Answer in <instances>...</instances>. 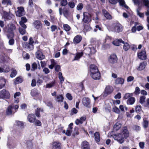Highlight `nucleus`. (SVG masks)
I'll return each instance as SVG.
<instances>
[{"label": "nucleus", "instance_id": "1", "mask_svg": "<svg viewBox=\"0 0 149 149\" xmlns=\"http://www.w3.org/2000/svg\"><path fill=\"white\" fill-rule=\"evenodd\" d=\"M8 27L7 37L9 38V37L13 38L14 36L13 31L15 30L16 27L14 24H11L8 25Z\"/></svg>", "mask_w": 149, "mask_h": 149}, {"label": "nucleus", "instance_id": "2", "mask_svg": "<svg viewBox=\"0 0 149 149\" xmlns=\"http://www.w3.org/2000/svg\"><path fill=\"white\" fill-rule=\"evenodd\" d=\"M113 137L115 140L121 144L124 141V137L121 134L119 133L114 134L113 136Z\"/></svg>", "mask_w": 149, "mask_h": 149}, {"label": "nucleus", "instance_id": "3", "mask_svg": "<svg viewBox=\"0 0 149 149\" xmlns=\"http://www.w3.org/2000/svg\"><path fill=\"white\" fill-rule=\"evenodd\" d=\"M10 97L9 92L5 89H3L0 91V99L7 98Z\"/></svg>", "mask_w": 149, "mask_h": 149}, {"label": "nucleus", "instance_id": "4", "mask_svg": "<svg viewBox=\"0 0 149 149\" xmlns=\"http://www.w3.org/2000/svg\"><path fill=\"white\" fill-rule=\"evenodd\" d=\"M82 20L86 23H88L91 22V15L87 12L84 13Z\"/></svg>", "mask_w": 149, "mask_h": 149}, {"label": "nucleus", "instance_id": "5", "mask_svg": "<svg viewBox=\"0 0 149 149\" xmlns=\"http://www.w3.org/2000/svg\"><path fill=\"white\" fill-rule=\"evenodd\" d=\"M112 31L118 33L121 31H122V25L119 23L115 24L113 26Z\"/></svg>", "mask_w": 149, "mask_h": 149}, {"label": "nucleus", "instance_id": "6", "mask_svg": "<svg viewBox=\"0 0 149 149\" xmlns=\"http://www.w3.org/2000/svg\"><path fill=\"white\" fill-rule=\"evenodd\" d=\"M117 56L115 54H111L108 58V60L109 63L112 64L117 63Z\"/></svg>", "mask_w": 149, "mask_h": 149}, {"label": "nucleus", "instance_id": "7", "mask_svg": "<svg viewBox=\"0 0 149 149\" xmlns=\"http://www.w3.org/2000/svg\"><path fill=\"white\" fill-rule=\"evenodd\" d=\"M17 10L15 12L16 15L20 17L25 14V11L24 8L23 7H18Z\"/></svg>", "mask_w": 149, "mask_h": 149}, {"label": "nucleus", "instance_id": "8", "mask_svg": "<svg viewBox=\"0 0 149 149\" xmlns=\"http://www.w3.org/2000/svg\"><path fill=\"white\" fill-rule=\"evenodd\" d=\"M82 102L83 104L87 107H90V100L88 97H85L83 98L82 100Z\"/></svg>", "mask_w": 149, "mask_h": 149}, {"label": "nucleus", "instance_id": "9", "mask_svg": "<svg viewBox=\"0 0 149 149\" xmlns=\"http://www.w3.org/2000/svg\"><path fill=\"white\" fill-rule=\"evenodd\" d=\"M113 88L112 86L109 85L106 86L104 96H106L107 95L110 94L113 91Z\"/></svg>", "mask_w": 149, "mask_h": 149}, {"label": "nucleus", "instance_id": "10", "mask_svg": "<svg viewBox=\"0 0 149 149\" xmlns=\"http://www.w3.org/2000/svg\"><path fill=\"white\" fill-rule=\"evenodd\" d=\"M120 134H121L123 136H124L125 138L128 137L129 135V132L128 131L126 127H124L122 129Z\"/></svg>", "mask_w": 149, "mask_h": 149}, {"label": "nucleus", "instance_id": "11", "mask_svg": "<svg viewBox=\"0 0 149 149\" xmlns=\"http://www.w3.org/2000/svg\"><path fill=\"white\" fill-rule=\"evenodd\" d=\"M36 57L40 60H42L44 58L45 56L39 50H38L36 53Z\"/></svg>", "mask_w": 149, "mask_h": 149}, {"label": "nucleus", "instance_id": "12", "mask_svg": "<svg viewBox=\"0 0 149 149\" xmlns=\"http://www.w3.org/2000/svg\"><path fill=\"white\" fill-rule=\"evenodd\" d=\"M33 24L35 27L37 29H41L42 27V23L39 20L35 21L33 23Z\"/></svg>", "mask_w": 149, "mask_h": 149}, {"label": "nucleus", "instance_id": "13", "mask_svg": "<svg viewBox=\"0 0 149 149\" xmlns=\"http://www.w3.org/2000/svg\"><path fill=\"white\" fill-rule=\"evenodd\" d=\"M138 57L140 59L143 60L146 59V52L145 50H143L138 54Z\"/></svg>", "mask_w": 149, "mask_h": 149}, {"label": "nucleus", "instance_id": "14", "mask_svg": "<svg viewBox=\"0 0 149 149\" xmlns=\"http://www.w3.org/2000/svg\"><path fill=\"white\" fill-rule=\"evenodd\" d=\"M23 45L24 47L29 51L31 50L34 49V46L33 44H30L27 42H24L23 44Z\"/></svg>", "mask_w": 149, "mask_h": 149}, {"label": "nucleus", "instance_id": "15", "mask_svg": "<svg viewBox=\"0 0 149 149\" xmlns=\"http://www.w3.org/2000/svg\"><path fill=\"white\" fill-rule=\"evenodd\" d=\"M92 77L95 80H99L100 79V75L99 72L94 73H91Z\"/></svg>", "mask_w": 149, "mask_h": 149}, {"label": "nucleus", "instance_id": "16", "mask_svg": "<svg viewBox=\"0 0 149 149\" xmlns=\"http://www.w3.org/2000/svg\"><path fill=\"white\" fill-rule=\"evenodd\" d=\"M81 146L82 149H90L88 143L86 141L82 142Z\"/></svg>", "mask_w": 149, "mask_h": 149}, {"label": "nucleus", "instance_id": "17", "mask_svg": "<svg viewBox=\"0 0 149 149\" xmlns=\"http://www.w3.org/2000/svg\"><path fill=\"white\" fill-rule=\"evenodd\" d=\"M61 144L58 142H54L52 143V149H61Z\"/></svg>", "mask_w": 149, "mask_h": 149}, {"label": "nucleus", "instance_id": "18", "mask_svg": "<svg viewBox=\"0 0 149 149\" xmlns=\"http://www.w3.org/2000/svg\"><path fill=\"white\" fill-rule=\"evenodd\" d=\"M112 43L115 46H119L121 43H124V41L121 39H116L113 41Z\"/></svg>", "mask_w": 149, "mask_h": 149}, {"label": "nucleus", "instance_id": "19", "mask_svg": "<svg viewBox=\"0 0 149 149\" xmlns=\"http://www.w3.org/2000/svg\"><path fill=\"white\" fill-rule=\"evenodd\" d=\"M90 72L91 73H94L99 72L97 67L95 65H92L90 67Z\"/></svg>", "mask_w": 149, "mask_h": 149}, {"label": "nucleus", "instance_id": "20", "mask_svg": "<svg viewBox=\"0 0 149 149\" xmlns=\"http://www.w3.org/2000/svg\"><path fill=\"white\" fill-rule=\"evenodd\" d=\"M86 119L85 116L81 117L79 119H77L75 121V123L77 125L82 124Z\"/></svg>", "mask_w": 149, "mask_h": 149}, {"label": "nucleus", "instance_id": "21", "mask_svg": "<svg viewBox=\"0 0 149 149\" xmlns=\"http://www.w3.org/2000/svg\"><path fill=\"white\" fill-rule=\"evenodd\" d=\"M28 121L31 123H34L36 120V117L34 114H30L28 115L27 117Z\"/></svg>", "mask_w": 149, "mask_h": 149}, {"label": "nucleus", "instance_id": "22", "mask_svg": "<svg viewBox=\"0 0 149 149\" xmlns=\"http://www.w3.org/2000/svg\"><path fill=\"white\" fill-rule=\"evenodd\" d=\"M124 82V79L122 78H118L115 80V83L116 84H123Z\"/></svg>", "mask_w": 149, "mask_h": 149}, {"label": "nucleus", "instance_id": "23", "mask_svg": "<svg viewBox=\"0 0 149 149\" xmlns=\"http://www.w3.org/2000/svg\"><path fill=\"white\" fill-rule=\"evenodd\" d=\"M31 94L33 97H37L39 95L40 93L37 89L34 88L31 90Z\"/></svg>", "mask_w": 149, "mask_h": 149}, {"label": "nucleus", "instance_id": "24", "mask_svg": "<svg viewBox=\"0 0 149 149\" xmlns=\"http://www.w3.org/2000/svg\"><path fill=\"white\" fill-rule=\"evenodd\" d=\"M6 80L3 77L0 78V89L3 88L6 83Z\"/></svg>", "mask_w": 149, "mask_h": 149}, {"label": "nucleus", "instance_id": "25", "mask_svg": "<svg viewBox=\"0 0 149 149\" xmlns=\"http://www.w3.org/2000/svg\"><path fill=\"white\" fill-rule=\"evenodd\" d=\"M82 37L80 35H77L73 39V42L74 43H78L81 40Z\"/></svg>", "mask_w": 149, "mask_h": 149}, {"label": "nucleus", "instance_id": "26", "mask_svg": "<svg viewBox=\"0 0 149 149\" xmlns=\"http://www.w3.org/2000/svg\"><path fill=\"white\" fill-rule=\"evenodd\" d=\"M83 54L82 52L77 53L75 54V56L73 60V61L76 60H78L82 57Z\"/></svg>", "mask_w": 149, "mask_h": 149}, {"label": "nucleus", "instance_id": "27", "mask_svg": "<svg viewBox=\"0 0 149 149\" xmlns=\"http://www.w3.org/2000/svg\"><path fill=\"white\" fill-rule=\"evenodd\" d=\"M135 100V98L134 97H132L128 99L127 103L128 104L132 105L134 103Z\"/></svg>", "mask_w": 149, "mask_h": 149}, {"label": "nucleus", "instance_id": "28", "mask_svg": "<svg viewBox=\"0 0 149 149\" xmlns=\"http://www.w3.org/2000/svg\"><path fill=\"white\" fill-rule=\"evenodd\" d=\"M102 12L104 16L108 19H111L112 17L111 15L105 10H103Z\"/></svg>", "mask_w": 149, "mask_h": 149}, {"label": "nucleus", "instance_id": "29", "mask_svg": "<svg viewBox=\"0 0 149 149\" xmlns=\"http://www.w3.org/2000/svg\"><path fill=\"white\" fill-rule=\"evenodd\" d=\"M50 61L51 64L49 65V67L51 69H52L54 66L56 65L57 62L54 59H51Z\"/></svg>", "mask_w": 149, "mask_h": 149}, {"label": "nucleus", "instance_id": "30", "mask_svg": "<svg viewBox=\"0 0 149 149\" xmlns=\"http://www.w3.org/2000/svg\"><path fill=\"white\" fill-rule=\"evenodd\" d=\"M121 124L119 122H117L113 126V130L117 131L121 127Z\"/></svg>", "mask_w": 149, "mask_h": 149}, {"label": "nucleus", "instance_id": "31", "mask_svg": "<svg viewBox=\"0 0 149 149\" xmlns=\"http://www.w3.org/2000/svg\"><path fill=\"white\" fill-rule=\"evenodd\" d=\"M87 50L90 54H93L96 52L95 48L93 47H89L87 48Z\"/></svg>", "mask_w": 149, "mask_h": 149}, {"label": "nucleus", "instance_id": "32", "mask_svg": "<svg viewBox=\"0 0 149 149\" xmlns=\"http://www.w3.org/2000/svg\"><path fill=\"white\" fill-rule=\"evenodd\" d=\"M94 136L95 141L97 142H99L100 140V137L99 133L98 132H96L94 134Z\"/></svg>", "mask_w": 149, "mask_h": 149}, {"label": "nucleus", "instance_id": "33", "mask_svg": "<svg viewBox=\"0 0 149 149\" xmlns=\"http://www.w3.org/2000/svg\"><path fill=\"white\" fill-rule=\"evenodd\" d=\"M23 81V79L21 77H18L16 78L14 83L15 84H18L22 83Z\"/></svg>", "mask_w": 149, "mask_h": 149}, {"label": "nucleus", "instance_id": "34", "mask_svg": "<svg viewBox=\"0 0 149 149\" xmlns=\"http://www.w3.org/2000/svg\"><path fill=\"white\" fill-rule=\"evenodd\" d=\"M40 112H43V110L42 109H41L39 108H38L36 111V114L37 117H40Z\"/></svg>", "mask_w": 149, "mask_h": 149}, {"label": "nucleus", "instance_id": "35", "mask_svg": "<svg viewBox=\"0 0 149 149\" xmlns=\"http://www.w3.org/2000/svg\"><path fill=\"white\" fill-rule=\"evenodd\" d=\"M13 108V107L12 105L9 106L8 107L6 111V113L7 114L9 115L12 114V109Z\"/></svg>", "mask_w": 149, "mask_h": 149}, {"label": "nucleus", "instance_id": "36", "mask_svg": "<svg viewBox=\"0 0 149 149\" xmlns=\"http://www.w3.org/2000/svg\"><path fill=\"white\" fill-rule=\"evenodd\" d=\"M146 63L144 62H143L141 63L139 66L138 68V69L139 70H141L144 69L146 66Z\"/></svg>", "mask_w": 149, "mask_h": 149}, {"label": "nucleus", "instance_id": "37", "mask_svg": "<svg viewBox=\"0 0 149 149\" xmlns=\"http://www.w3.org/2000/svg\"><path fill=\"white\" fill-rule=\"evenodd\" d=\"M146 97L144 95H141L140 96L139 102L140 103L142 104L145 102V100Z\"/></svg>", "mask_w": 149, "mask_h": 149}, {"label": "nucleus", "instance_id": "38", "mask_svg": "<svg viewBox=\"0 0 149 149\" xmlns=\"http://www.w3.org/2000/svg\"><path fill=\"white\" fill-rule=\"evenodd\" d=\"M3 16L5 19H10V14L8 13H7L5 11L3 12Z\"/></svg>", "mask_w": 149, "mask_h": 149}, {"label": "nucleus", "instance_id": "39", "mask_svg": "<svg viewBox=\"0 0 149 149\" xmlns=\"http://www.w3.org/2000/svg\"><path fill=\"white\" fill-rule=\"evenodd\" d=\"M124 44L123 46V49L125 51H127L130 48V45L128 43L126 42L125 43L124 42Z\"/></svg>", "mask_w": 149, "mask_h": 149}, {"label": "nucleus", "instance_id": "40", "mask_svg": "<svg viewBox=\"0 0 149 149\" xmlns=\"http://www.w3.org/2000/svg\"><path fill=\"white\" fill-rule=\"evenodd\" d=\"M63 100V97L62 95H58L56 100L58 102H62Z\"/></svg>", "mask_w": 149, "mask_h": 149}, {"label": "nucleus", "instance_id": "41", "mask_svg": "<svg viewBox=\"0 0 149 149\" xmlns=\"http://www.w3.org/2000/svg\"><path fill=\"white\" fill-rule=\"evenodd\" d=\"M58 77L60 80V83L62 84L64 81V78L62 76L61 72H59V73Z\"/></svg>", "mask_w": 149, "mask_h": 149}, {"label": "nucleus", "instance_id": "42", "mask_svg": "<svg viewBox=\"0 0 149 149\" xmlns=\"http://www.w3.org/2000/svg\"><path fill=\"white\" fill-rule=\"evenodd\" d=\"M2 4L7 5H11V2L10 0H3L2 1Z\"/></svg>", "mask_w": 149, "mask_h": 149}, {"label": "nucleus", "instance_id": "43", "mask_svg": "<svg viewBox=\"0 0 149 149\" xmlns=\"http://www.w3.org/2000/svg\"><path fill=\"white\" fill-rule=\"evenodd\" d=\"M63 27L64 30L66 31H69L71 29L70 26L67 24H64Z\"/></svg>", "mask_w": 149, "mask_h": 149}, {"label": "nucleus", "instance_id": "44", "mask_svg": "<svg viewBox=\"0 0 149 149\" xmlns=\"http://www.w3.org/2000/svg\"><path fill=\"white\" fill-rule=\"evenodd\" d=\"M19 33L22 35H24L26 33L25 29H22V28L19 27Z\"/></svg>", "mask_w": 149, "mask_h": 149}, {"label": "nucleus", "instance_id": "45", "mask_svg": "<svg viewBox=\"0 0 149 149\" xmlns=\"http://www.w3.org/2000/svg\"><path fill=\"white\" fill-rule=\"evenodd\" d=\"M63 13L64 17L67 18V16L69 14V11L67 9H63Z\"/></svg>", "mask_w": 149, "mask_h": 149}, {"label": "nucleus", "instance_id": "46", "mask_svg": "<svg viewBox=\"0 0 149 149\" xmlns=\"http://www.w3.org/2000/svg\"><path fill=\"white\" fill-rule=\"evenodd\" d=\"M133 96V93H126L124 96V98L125 99H129L130 97H131Z\"/></svg>", "mask_w": 149, "mask_h": 149}, {"label": "nucleus", "instance_id": "47", "mask_svg": "<svg viewBox=\"0 0 149 149\" xmlns=\"http://www.w3.org/2000/svg\"><path fill=\"white\" fill-rule=\"evenodd\" d=\"M15 122L16 125L17 126L22 127H24V123L20 121H16Z\"/></svg>", "mask_w": 149, "mask_h": 149}, {"label": "nucleus", "instance_id": "48", "mask_svg": "<svg viewBox=\"0 0 149 149\" xmlns=\"http://www.w3.org/2000/svg\"><path fill=\"white\" fill-rule=\"evenodd\" d=\"M23 56L24 58L26 59H28L29 58V54L25 52H23Z\"/></svg>", "mask_w": 149, "mask_h": 149}, {"label": "nucleus", "instance_id": "49", "mask_svg": "<svg viewBox=\"0 0 149 149\" xmlns=\"http://www.w3.org/2000/svg\"><path fill=\"white\" fill-rule=\"evenodd\" d=\"M17 74V72L15 70H13L10 75V77L12 78L14 77Z\"/></svg>", "mask_w": 149, "mask_h": 149}, {"label": "nucleus", "instance_id": "50", "mask_svg": "<svg viewBox=\"0 0 149 149\" xmlns=\"http://www.w3.org/2000/svg\"><path fill=\"white\" fill-rule=\"evenodd\" d=\"M143 127L144 128H147L148 126V122L147 120H144L143 123Z\"/></svg>", "mask_w": 149, "mask_h": 149}, {"label": "nucleus", "instance_id": "51", "mask_svg": "<svg viewBox=\"0 0 149 149\" xmlns=\"http://www.w3.org/2000/svg\"><path fill=\"white\" fill-rule=\"evenodd\" d=\"M136 12L137 15H138L140 17L143 18L144 17V13L140 12L139 9L137 10Z\"/></svg>", "mask_w": 149, "mask_h": 149}, {"label": "nucleus", "instance_id": "52", "mask_svg": "<svg viewBox=\"0 0 149 149\" xmlns=\"http://www.w3.org/2000/svg\"><path fill=\"white\" fill-rule=\"evenodd\" d=\"M37 69V64L35 62L33 63L32 65L31 70L33 71Z\"/></svg>", "mask_w": 149, "mask_h": 149}, {"label": "nucleus", "instance_id": "53", "mask_svg": "<svg viewBox=\"0 0 149 149\" xmlns=\"http://www.w3.org/2000/svg\"><path fill=\"white\" fill-rule=\"evenodd\" d=\"M142 1L144 5L148 8H149V1L148 0H142Z\"/></svg>", "mask_w": 149, "mask_h": 149}, {"label": "nucleus", "instance_id": "54", "mask_svg": "<svg viewBox=\"0 0 149 149\" xmlns=\"http://www.w3.org/2000/svg\"><path fill=\"white\" fill-rule=\"evenodd\" d=\"M113 111L117 113H119L120 112L119 109L116 107H115L113 108Z\"/></svg>", "mask_w": 149, "mask_h": 149}, {"label": "nucleus", "instance_id": "55", "mask_svg": "<svg viewBox=\"0 0 149 149\" xmlns=\"http://www.w3.org/2000/svg\"><path fill=\"white\" fill-rule=\"evenodd\" d=\"M139 24V23L138 22L135 23V26H134L133 27L132 29V32L134 33L135 32L137 29L136 27L137 26V25H138Z\"/></svg>", "mask_w": 149, "mask_h": 149}, {"label": "nucleus", "instance_id": "56", "mask_svg": "<svg viewBox=\"0 0 149 149\" xmlns=\"http://www.w3.org/2000/svg\"><path fill=\"white\" fill-rule=\"evenodd\" d=\"M68 4L67 0H61V4L62 6H65Z\"/></svg>", "mask_w": 149, "mask_h": 149}, {"label": "nucleus", "instance_id": "57", "mask_svg": "<svg viewBox=\"0 0 149 149\" xmlns=\"http://www.w3.org/2000/svg\"><path fill=\"white\" fill-rule=\"evenodd\" d=\"M68 6L71 8H73L74 7L75 4L74 2L70 1L69 2Z\"/></svg>", "mask_w": 149, "mask_h": 149}, {"label": "nucleus", "instance_id": "58", "mask_svg": "<svg viewBox=\"0 0 149 149\" xmlns=\"http://www.w3.org/2000/svg\"><path fill=\"white\" fill-rule=\"evenodd\" d=\"M140 89L138 87H136L135 88V90L134 92V93L136 95H139L140 93Z\"/></svg>", "mask_w": 149, "mask_h": 149}, {"label": "nucleus", "instance_id": "59", "mask_svg": "<svg viewBox=\"0 0 149 149\" xmlns=\"http://www.w3.org/2000/svg\"><path fill=\"white\" fill-rule=\"evenodd\" d=\"M83 7V5L81 3H79L77 5V10H81Z\"/></svg>", "mask_w": 149, "mask_h": 149}, {"label": "nucleus", "instance_id": "60", "mask_svg": "<svg viewBox=\"0 0 149 149\" xmlns=\"http://www.w3.org/2000/svg\"><path fill=\"white\" fill-rule=\"evenodd\" d=\"M119 108L120 110L122 111H124V109L126 110L127 109V108L125 106H124L123 105H120L119 106Z\"/></svg>", "mask_w": 149, "mask_h": 149}, {"label": "nucleus", "instance_id": "61", "mask_svg": "<svg viewBox=\"0 0 149 149\" xmlns=\"http://www.w3.org/2000/svg\"><path fill=\"white\" fill-rule=\"evenodd\" d=\"M134 79V78L132 76H130L128 77L127 79V81L128 82H131Z\"/></svg>", "mask_w": 149, "mask_h": 149}, {"label": "nucleus", "instance_id": "62", "mask_svg": "<svg viewBox=\"0 0 149 149\" xmlns=\"http://www.w3.org/2000/svg\"><path fill=\"white\" fill-rule=\"evenodd\" d=\"M51 30L52 32L54 31L57 29V26L56 25H53L51 26Z\"/></svg>", "mask_w": 149, "mask_h": 149}, {"label": "nucleus", "instance_id": "63", "mask_svg": "<svg viewBox=\"0 0 149 149\" xmlns=\"http://www.w3.org/2000/svg\"><path fill=\"white\" fill-rule=\"evenodd\" d=\"M19 23L21 26L24 29H26L27 27L26 25L22 21H19Z\"/></svg>", "mask_w": 149, "mask_h": 149}, {"label": "nucleus", "instance_id": "64", "mask_svg": "<svg viewBox=\"0 0 149 149\" xmlns=\"http://www.w3.org/2000/svg\"><path fill=\"white\" fill-rule=\"evenodd\" d=\"M145 145V143L143 142H139V145L140 148L143 149L144 148Z\"/></svg>", "mask_w": 149, "mask_h": 149}]
</instances>
